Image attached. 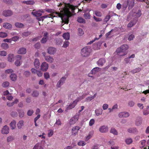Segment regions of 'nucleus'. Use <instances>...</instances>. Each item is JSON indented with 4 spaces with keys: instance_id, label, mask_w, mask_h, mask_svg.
Segmentation results:
<instances>
[{
    "instance_id": "nucleus-59",
    "label": "nucleus",
    "mask_w": 149,
    "mask_h": 149,
    "mask_svg": "<svg viewBox=\"0 0 149 149\" xmlns=\"http://www.w3.org/2000/svg\"><path fill=\"white\" fill-rule=\"evenodd\" d=\"M93 99V97L92 96L88 97L85 99V101L87 102H90Z\"/></svg>"
},
{
    "instance_id": "nucleus-16",
    "label": "nucleus",
    "mask_w": 149,
    "mask_h": 149,
    "mask_svg": "<svg viewBox=\"0 0 149 149\" xmlns=\"http://www.w3.org/2000/svg\"><path fill=\"white\" fill-rule=\"evenodd\" d=\"M9 132V128L7 125L4 126L1 130V133L3 134H7Z\"/></svg>"
},
{
    "instance_id": "nucleus-60",
    "label": "nucleus",
    "mask_w": 149,
    "mask_h": 149,
    "mask_svg": "<svg viewBox=\"0 0 149 149\" xmlns=\"http://www.w3.org/2000/svg\"><path fill=\"white\" fill-rule=\"evenodd\" d=\"M34 111L33 110H29L28 111L27 114L29 116H31L33 113Z\"/></svg>"
},
{
    "instance_id": "nucleus-47",
    "label": "nucleus",
    "mask_w": 149,
    "mask_h": 149,
    "mask_svg": "<svg viewBox=\"0 0 149 149\" xmlns=\"http://www.w3.org/2000/svg\"><path fill=\"white\" fill-rule=\"evenodd\" d=\"M95 14L96 16L99 17H101L102 15V13L98 11H95Z\"/></svg>"
},
{
    "instance_id": "nucleus-56",
    "label": "nucleus",
    "mask_w": 149,
    "mask_h": 149,
    "mask_svg": "<svg viewBox=\"0 0 149 149\" xmlns=\"http://www.w3.org/2000/svg\"><path fill=\"white\" fill-rule=\"evenodd\" d=\"M31 73L29 71H25L24 72V75L26 77H28L30 75Z\"/></svg>"
},
{
    "instance_id": "nucleus-24",
    "label": "nucleus",
    "mask_w": 149,
    "mask_h": 149,
    "mask_svg": "<svg viewBox=\"0 0 149 149\" xmlns=\"http://www.w3.org/2000/svg\"><path fill=\"white\" fill-rule=\"evenodd\" d=\"M34 64L35 68H39L40 64L39 60L38 59H36L34 62Z\"/></svg>"
},
{
    "instance_id": "nucleus-52",
    "label": "nucleus",
    "mask_w": 149,
    "mask_h": 149,
    "mask_svg": "<svg viewBox=\"0 0 149 149\" xmlns=\"http://www.w3.org/2000/svg\"><path fill=\"white\" fill-rule=\"evenodd\" d=\"M78 31L79 35L80 36H82L84 34V31L81 28H79L78 29Z\"/></svg>"
},
{
    "instance_id": "nucleus-35",
    "label": "nucleus",
    "mask_w": 149,
    "mask_h": 149,
    "mask_svg": "<svg viewBox=\"0 0 149 149\" xmlns=\"http://www.w3.org/2000/svg\"><path fill=\"white\" fill-rule=\"evenodd\" d=\"M77 21L80 23H85L86 21L81 17H78L77 19Z\"/></svg>"
},
{
    "instance_id": "nucleus-25",
    "label": "nucleus",
    "mask_w": 149,
    "mask_h": 149,
    "mask_svg": "<svg viewBox=\"0 0 149 149\" xmlns=\"http://www.w3.org/2000/svg\"><path fill=\"white\" fill-rule=\"evenodd\" d=\"M24 121L23 120H21L19 121L17 124L18 128L19 129H21L22 128L24 125Z\"/></svg>"
},
{
    "instance_id": "nucleus-9",
    "label": "nucleus",
    "mask_w": 149,
    "mask_h": 149,
    "mask_svg": "<svg viewBox=\"0 0 149 149\" xmlns=\"http://www.w3.org/2000/svg\"><path fill=\"white\" fill-rule=\"evenodd\" d=\"M12 12L10 10H4L3 13V15L5 17H9L13 15Z\"/></svg>"
},
{
    "instance_id": "nucleus-5",
    "label": "nucleus",
    "mask_w": 149,
    "mask_h": 149,
    "mask_svg": "<svg viewBox=\"0 0 149 149\" xmlns=\"http://www.w3.org/2000/svg\"><path fill=\"white\" fill-rule=\"evenodd\" d=\"M79 116L78 114H76L73 117L71 118L69 121L70 125H73L78 120Z\"/></svg>"
},
{
    "instance_id": "nucleus-49",
    "label": "nucleus",
    "mask_w": 149,
    "mask_h": 149,
    "mask_svg": "<svg viewBox=\"0 0 149 149\" xmlns=\"http://www.w3.org/2000/svg\"><path fill=\"white\" fill-rule=\"evenodd\" d=\"M95 120L93 119H91L90 120L89 123V125L90 126H93L94 124Z\"/></svg>"
},
{
    "instance_id": "nucleus-1",
    "label": "nucleus",
    "mask_w": 149,
    "mask_h": 149,
    "mask_svg": "<svg viewBox=\"0 0 149 149\" xmlns=\"http://www.w3.org/2000/svg\"><path fill=\"white\" fill-rule=\"evenodd\" d=\"M60 12L55 11L53 9H47L46 11L47 12L52 13L50 14L51 18L59 17L61 18L63 23L68 24L69 21V17L72 15V13H74L75 10L74 7L71 5L66 3H60L57 5Z\"/></svg>"
},
{
    "instance_id": "nucleus-40",
    "label": "nucleus",
    "mask_w": 149,
    "mask_h": 149,
    "mask_svg": "<svg viewBox=\"0 0 149 149\" xmlns=\"http://www.w3.org/2000/svg\"><path fill=\"white\" fill-rule=\"evenodd\" d=\"M15 25L17 27L22 28L24 26V25L22 23L16 22L15 23Z\"/></svg>"
},
{
    "instance_id": "nucleus-21",
    "label": "nucleus",
    "mask_w": 149,
    "mask_h": 149,
    "mask_svg": "<svg viewBox=\"0 0 149 149\" xmlns=\"http://www.w3.org/2000/svg\"><path fill=\"white\" fill-rule=\"evenodd\" d=\"M105 62V61L104 59L100 58L97 61V64L98 65L102 66Z\"/></svg>"
},
{
    "instance_id": "nucleus-26",
    "label": "nucleus",
    "mask_w": 149,
    "mask_h": 149,
    "mask_svg": "<svg viewBox=\"0 0 149 149\" xmlns=\"http://www.w3.org/2000/svg\"><path fill=\"white\" fill-rule=\"evenodd\" d=\"M12 25L8 23H5L3 24V27L7 29H10L12 28Z\"/></svg>"
},
{
    "instance_id": "nucleus-20",
    "label": "nucleus",
    "mask_w": 149,
    "mask_h": 149,
    "mask_svg": "<svg viewBox=\"0 0 149 149\" xmlns=\"http://www.w3.org/2000/svg\"><path fill=\"white\" fill-rule=\"evenodd\" d=\"M26 52V49L24 47H22L19 49L17 53L19 54H25Z\"/></svg>"
},
{
    "instance_id": "nucleus-36",
    "label": "nucleus",
    "mask_w": 149,
    "mask_h": 149,
    "mask_svg": "<svg viewBox=\"0 0 149 149\" xmlns=\"http://www.w3.org/2000/svg\"><path fill=\"white\" fill-rule=\"evenodd\" d=\"M141 70V68H138L132 70L131 71V72L134 74L137 72H139Z\"/></svg>"
},
{
    "instance_id": "nucleus-38",
    "label": "nucleus",
    "mask_w": 149,
    "mask_h": 149,
    "mask_svg": "<svg viewBox=\"0 0 149 149\" xmlns=\"http://www.w3.org/2000/svg\"><path fill=\"white\" fill-rule=\"evenodd\" d=\"M18 112L19 114V117L21 118L23 117L24 115V111L20 109L18 110Z\"/></svg>"
},
{
    "instance_id": "nucleus-4",
    "label": "nucleus",
    "mask_w": 149,
    "mask_h": 149,
    "mask_svg": "<svg viewBox=\"0 0 149 149\" xmlns=\"http://www.w3.org/2000/svg\"><path fill=\"white\" fill-rule=\"evenodd\" d=\"M127 3L125 4L124 3L123 6L126 8L128 5V9H132L134 6L135 4L134 0H127Z\"/></svg>"
},
{
    "instance_id": "nucleus-61",
    "label": "nucleus",
    "mask_w": 149,
    "mask_h": 149,
    "mask_svg": "<svg viewBox=\"0 0 149 149\" xmlns=\"http://www.w3.org/2000/svg\"><path fill=\"white\" fill-rule=\"evenodd\" d=\"M134 102L132 101H130L128 102V105L130 107H132L134 105Z\"/></svg>"
},
{
    "instance_id": "nucleus-18",
    "label": "nucleus",
    "mask_w": 149,
    "mask_h": 149,
    "mask_svg": "<svg viewBox=\"0 0 149 149\" xmlns=\"http://www.w3.org/2000/svg\"><path fill=\"white\" fill-rule=\"evenodd\" d=\"M99 130L100 132L102 133L106 132L108 131V128L105 126H102L100 127Z\"/></svg>"
},
{
    "instance_id": "nucleus-15",
    "label": "nucleus",
    "mask_w": 149,
    "mask_h": 149,
    "mask_svg": "<svg viewBox=\"0 0 149 149\" xmlns=\"http://www.w3.org/2000/svg\"><path fill=\"white\" fill-rule=\"evenodd\" d=\"M44 13L43 10H39L35 12H33L32 14L36 17H38L41 16L42 15V13Z\"/></svg>"
},
{
    "instance_id": "nucleus-58",
    "label": "nucleus",
    "mask_w": 149,
    "mask_h": 149,
    "mask_svg": "<svg viewBox=\"0 0 149 149\" xmlns=\"http://www.w3.org/2000/svg\"><path fill=\"white\" fill-rule=\"evenodd\" d=\"M77 144L79 146H84L86 144L85 142L83 141H80L78 142Z\"/></svg>"
},
{
    "instance_id": "nucleus-62",
    "label": "nucleus",
    "mask_w": 149,
    "mask_h": 149,
    "mask_svg": "<svg viewBox=\"0 0 149 149\" xmlns=\"http://www.w3.org/2000/svg\"><path fill=\"white\" fill-rule=\"evenodd\" d=\"M11 115L13 117H16L17 116V113L16 111H13L11 113Z\"/></svg>"
},
{
    "instance_id": "nucleus-43",
    "label": "nucleus",
    "mask_w": 149,
    "mask_h": 149,
    "mask_svg": "<svg viewBox=\"0 0 149 149\" xmlns=\"http://www.w3.org/2000/svg\"><path fill=\"white\" fill-rule=\"evenodd\" d=\"M14 139V138L13 136H10L7 137V141L8 142H10L12 141Z\"/></svg>"
},
{
    "instance_id": "nucleus-19",
    "label": "nucleus",
    "mask_w": 149,
    "mask_h": 149,
    "mask_svg": "<svg viewBox=\"0 0 149 149\" xmlns=\"http://www.w3.org/2000/svg\"><path fill=\"white\" fill-rule=\"evenodd\" d=\"M99 69H100V68L98 67H96L94 68L91 71L90 73H89L88 74V76L89 77H92V76L90 75V74H95V73H96L98 71Z\"/></svg>"
},
{
    "instance_id": "nucleus-64",
    "label": "nucleus",
    "mask_w": 149,
    "mask_h": 149,
    "mask_svg": "<svg viewBox=\"0 0 149 149\" xmlns=\"http://www.w3.org/2000/svg\"><path fill=\"white\" fill-rule=\"evenodd\" d=\"M146 141L145 140H143L141 141V142H140L142 146L141 147V148H142L145 146V143H146Z\"/></svg>"
},
{
    "instance_id": "nucleus-8",
    "label": "nucleus",
    "mask_w": 149,
    "mask_h": 149,
    "mask_svg": "<svg viewBox=\"0 0 149 149\" xmlns=\"http://www.w3.org/2000/svg\"><path fill=\"white\" fill-rule=\"evenodd\" d=\"M22 56L18 55L17 56V60L15 62V64L17 66H19L22 63Z\"/></svg>"
},
{
    "instance_id": "nucleus-32",
    "label": "nucleus",
    "mask_w": 149,
    "mask_h": 149,
    "mask_svg": "<svg viewBox=\"0 0 149 149\" xmlns=\"http://www.w3.org/2000/svg\"><path fill=\"white\" fill-rule=\"evenodd\" d=\"M91 15L89 13L85 12L84 15V17L86 19H90Z\"/></svg>"
},
{
    "instance_id": "nucleus-12",
    "label": "nucleus",
    "mask_w": 149,
    "mask_h": 149,
    "mask_svg": "<svg viewBox=\"0 0 149 149\" xmlns=\"http://www.w3.org/2000/svg\"><path fill=\"white\" fill-rule=\"evenodd\" d=\"M56 51V49L53 47H49L47 49V52L50 54H54Z\"/></svg>"
},
{
    "instance_id": "nucleus-22",
    "label": "nucleus",
    "mask_w": 149,
    "mask_h": 149,
    "mask_svg": "<svg viewBox=\"0 0 149 149\" xmlns=\"http://www.w3.org/2000/svg\"><path fill=\"white\" fill-rule=\"evenodd\" d=\"M16 121L14 120H13L10 124V126L11 130L14 129L16 127Z\"/></svg>"
},
{
    "instance_id": "nucleus-14",
    "label": "nucleus",
    "mask_w": 149,
    "mask_h": 149,
    "mask_svg": "<svg viewBox=\"0 0 149 149\" xmlns=\"http://www.w3.org/2000/svg\"><path fill=\"white\" fill-rule=\"evenodd\" d=\"M66 80V78L65 77H62L57 83L56 85L57 87H60L63 84Z\"/></svg>"
},
{
    "instance_id": "nucleus-34",
    "label": "nucleus",
    "mask_w": 149,
    "mask_h": 149,
    "mask_svg": "<svg viewBox=\"0 0 149 149\" xmlns=\"http://www.w3.org/2000/svg\"><path fill=\"white\" fill-rule=\"evenodd\" d=\"M111 18L110 15H107L106 16L103 20V24H105Z\"/></svg>"
},
{
    "instance_id": "nucleus-7",
    "label": "nucleus",
    "mask_w": 149,
    "mask_h": 149,
    "mask_svg": "<svg viewBox=\"0 0 149 149\" xmlns=\"http://www.w3.org/2000/svg\"><path fill=\"white\" fill-rule=\"evenodd\" d=\"M48 68V65L45 62H44L42 63L40 66L41 70L43 71H46Z\"/></svg>"
},
{
    "instance_id": "nucleus-6",
    "label": "nucleus",
    "mask_w": 149,
    "mask_h": 149,
    "mask_svg": "<svg viewBox=\"0 0 149 149\" xmlns=\"http://www.w3.org/2000/svg\"><path fill=\"white\" fill-rule=\"evenodd\" d=\"M80 127L78 126L73 127L72 129V135H76L78 133V130L80 129Z\"/></svg>"
},
{
    "instance_id": "nucleus-31",
    "label": "nucleus",
    "mask_w": 149,
    "mask_h": 149,
    "mask_svg": "<svg viewBox=\"0 0 149 149\" xmlns=\"http://www.w3.org/2000/svg\"><path fill=\"white\" fill-rule=\"evenodd\" d=\"M1 47L3 49L5 50L7 49L9 47L8 44L5 42L2 43Z\"/></svg>"
},
{
    "instance_id": "nucleus-44",
    "label": "nucleus",
    "mask_w": 149,
    "mask_h": 149,
    "mask_svg": "<svg viewBox=\"0 0 149 149\" xmlns=\"http://www.w3.org/2000/svg\"><path fill=\"white\" fill-rule=\"evenodd\" d=\"M7 36V33L2 32H0V37L4 38Z\"/></svg>"
},
{
    "instance_id": "nucleus-50",
    "label": "nucleus",
    "mask_w": 149,
    "mask_h": 149,
    "mask_svg": "<svg viewBox=\"0 0 149 149\" xmlns=\"http://www.w3.org/2000/svg\"><path fill=\"white\" fill-rule=\"evenodd\" d=\"M31 33V32L30 31H27V32H24L22 33V35L23 36L27 37Z\"/></svg>"
},
{
    "instance_id": "nucleus-10",
    "label": "nucleus",
    "mask_w": 149,
    "mask_h": 149,
    "mask_svg": "<svg viewBox=\"0 0 149 149\" xmlns=\"http://www.w3.org/2000/svg\"><path fill=\"white\" fill-rule=\"evenodd\" d=\"M128 132L130 133H133L135 134H137L138 133V131L136 127L130 128L127 130Z\"/></svg>"
},
{
    "instance_id": "nucleus-28",
    "label": "nucleus",
    "mask_w": 149,
    "mask_h": 149,
    "mask_svg": "<svg viewBox=\"0 0 149 149\" xmlns=\"http://www.w3.org/2000/svg\"><path fill=\"white\" fill-rule=\"evenodd\" d=\"M45 59L47 62L50 63L54 61L53 58L50 56H45Z\"/></svg>"
},
{
    "instance_id": "nucleus-33",
    "label": "nucleus",
    "mask_w": 149,
    "mask_h": 149,
    "mask_svg": "<svg viewBox=\"0 0 149 149\" xmlns=\"http://www.w3.org/2000/svg\"><path fill=\"white\" fill-rule=\"evenodd\" d=\"M63 36L65 39L68 40L70 38L69 33H65L63 34Z\"/></svg>"
},
{
    "instance_id": "nucleus-29",
    "label": "nucleus",
    "mask_w": 149,
    "mask_h": 149,
    "mask_svg": "<svg viewBox=\"0 0 149 149\" xmlns=\"http://www.w3.org/2000/svg\"><path fill=\"white\" fill-rule=\"evenodd\" d=\"M10 79L12 81H15L17 79V76L15 74H12L10 76Z\"/></svg>"
},
{
    "instance_id": "nucleus-57",
    "label": "nucleus",
    "mask_w": 149,
    "mask_h": 149,
    "mask_svg": "<svg viewBox=\"0 0 149 149\" xmlns=\"http://www.w3.org/2000/svg\"><path fill=\"white\" fill-rule=\"evenodd\" d=\"M99 147V144H96L92 146L91 147V149H98Z\"/></svg>"
},
{
    "instance_id": "nucleus-45",
    "label": "nucleus",
    "mask_w": 149,
    "mask_h": 149,
    "mask_svg": "<svg viewBox=\"0 0 149 149\" xmlns=\"http://www.w3.org/2000/svg\"><path fill=\"white\" fill-rule=\"evenodd\" d=\"M85 97V95H82L77 97V98L75 100V102L77 103L79 101L83 99Z\"/></svg>"
},
{
    "instance_id": "nucleus-48",
    "label": "nucleus",
    "mask_w": 149,
    "mask_h": 149,
    "mask_svg": "<svg viewBox=\"0 0 149 149\" xmlns=\"http://www.w3.org/2000/svg\"><path fill=\"white\" fill-rule=\"evenodd\" d=\"M7 54V52L4 50L0 51V56H6Z\"/></svg>"
},
{
    "instance_id": "nucleus-63",
    "label": "nucleus",
    "mask_w": 149,
    "mask_h": 149,
    "mask_svg": "<svg viewBox=\"0 0 149 149\" xmlns=\"http://www.w3.org/2000/svg\"><path fill=\"white\" fill-rule=\"evenodd\" d=\"M35 3V2L33 0L27 1V5H32Z\"/></svg>"
},
{
    "instance_id": "nucleus-2",
    "label": "nucleus",
    "mask_w": 149,
    "mask_h": 149,
    "mask_svg": "<svg viewBox=\"0 0 149 149\" xmlns=\"http://www.w3.org/2000/svg\"><path fill=\"white\" fill-rule=\"evenodd\" d=\"M91 49L90 47H85L81 49V54L83 57H87L89 55L91 52Z\"/></svg>"
},
{
    "instance_id": "nucleus-55",
    "label": "nucleus",
    "mask_w": 149,
    "mask_h": 149,
    "mask_svg": "<svg viewBox=\"0 0 149 149\" xmlns=\"http://www.w3.org/2000/svg\"><path fill=\"white\" fill-rule=\"evenodd\" d=\"M9 85V83L8 81H5L3 83L2 85L4 87H6L8 86Z\"/></svg>"
},
{
    "instance_id": "nucleus-30",
    "label": "nucleus",
    "mask_w": 149,
    "mask_h": 149,
    "mask_svg": "<svg viewBox=\"0 0 149 149\" xmlns=\"http://www.w3.org/2000/svg\"><path fill=\"white\" fill-rule=\"evenodd\" d=\"M14 55L13 54H9L8 57V61L9 62H12L14 60Z\"/></svg>"
},
{
    "instance_id": "nucleus-39",
    "label": "nucleus",
    "mask_w": 149,
    "mask_h": 149,
    "mask_svg": "<svg viewBox=\"0 0 149 149\" xmlns=\"http://www.w3.org/2000/svg\"><path fill=\"white\" fill-rule=\"evenodd\" d=\"M133 142L132 139L131 138H127L125 140V142L127 144H130Z\"/></svg>"
},
{
    "instance_id": "nucleus-27",
    "label": "nucleus",
    "mask_w": 149,
    "mask_h": 149,
    "mask_svg": "<svg viewBox=\"0 0 149 149\" xmlns=\"http://www.w3.org/2000/svg\"><path fill=\"white\" fill-rule=\"evenodd\" d=\"M103 110L102 109H97L95 110V112L96 115L99 116L102 114Z\"/></svg>"
},
{
    "instance_id": "nucleus-23",
    "label": "nucleus",
    "mask_w": 149,
    "mask_h": 149,
    "mask_svg": "<svg viewBox=\"0 0 149 149\" xmlns=\"http://www.w3.org/2000/svg\"><path fill=\"white\" fill-rule=\"evenodd\" d=\"M77 102H75V100L73 102L70 104L67 108L68 110L71 109L72 108H73L76 105Z\"/></svg>"
},
{
    "instance_id": "nucleus-13",
    "label": "nucleus",
    "mask_w": 149,
    "mask_h": 149,
    "mask_svg": "<svg viewBox=\"0 0 149 149\" xmlns=\"http://www.w3.org/2000/svg\"><path fill=\"white\" fill-rule=\"evenodd\" d=\"M130 115L129 113L127 112H123L120 113L118 115V116L120 118L123 117H127Z\"/></svg>"
},
{
    "instance_id": "nucleus-46",
    "label": "nucleus",
    "mask_w": 149,
    "mask_h": 149,
    "mask_svg": "<svg viewBox=\"0 0 149 149\" xmlns=\"http://www.w3.org/2000/svg\"><path fill=\"white\" fill-rule=\"evenodd\" d=\"M93 133L94 131H92L90 132L88 135L86 137V139L88 140V139L91 138L93 135Z\"/></svg>"
},
{
    "instance_id": "nucleus-54",
    "label": "nucleus",
    "mask_w": 149,
    "mask_h": 149,
    "mask_svg": "<svg viewBox=\"0 0 149 149\" xmlns=\"http://www.w3.org/2000/svg\"><path fill=\"white\" fill-rule=\"evenodd\" d=\"M143 113L144 115H146L149 113V110L148 109H144L143 110Z\"/></svg>"
},
{
    "instance_id": "nucleus-42",
    "label": "nucleus",
    "mask_w": 149,
    "mask_h": 149,
    "mask_svg": "<svg viewBox=\"0 0 149 149\" xmlns=\"http://www.w3.org/2000/svg\"><path fill=\"white\" fill-rule=\"evenodd\" d=\"M31 95L33 97H36L38 96L39 93L38 91H35L33 92Z\"/></svg>"
},
{
    "instance_id": "nucleus-37",
    "label": "nucleus",
    "mask_w": 149,
    "mask_h": 149,
    "mask_svg": "<svg viewBox=\"0 0 149 149\" xmlns=\"http://www.w3.org/2000/svg\"><path fill=\"white\" fill-rule=\"evenodd\" d=\"M55 40L56 45H60L62 44V40L60 38H57L55 39Z\"/></svg>"
},
{
    "instance_id": "nucleus-11",
    "label": "nucleus",
    "mask_w": 149,
    "mask_h": 149,
    "mask_svg": "<svg viewBox=\"0 0 149 149\" xmlns=\"http://www.w3.org/2000/svg\"><path fill=\"white\" fill-rule=\"evenodd\" d=\"M137 21V19L136 18H134L132 20L127 24L128 27H131L135 24Z\"/></svg>"
},
{
    "instance_id": "nucleus-51",
    "label": "nucleus",
    "mask_w": 149,
    "mask_h": 149,
    "mask_svg": "<svg viewBox=\"0 0 149 149\" xmlns=\"http://www.w3.org/2000/svg\"><path fill=\"white\" fill-rule=\"evenodd\" d=\"M130 58L129 56L128 57L125 58L124 59V60L126 63H130L132 62V61H130Z\"/></svg>"
},
{
    "instance_id": "nucleus-3",
    "label": "nucleus",
    "mask_w": 149,
    "mask_h": 149,
    "mask_svg": "<svg viewBox=\"0 0 149 149\" xmlns=\"http://www.w3.org/2000/svg\"><path fill=\"white\" fill-rule=\"evenodd\" d=\"M128 48V46L127 45H123L120 47L118 48L116 50V52L117 55H120V53L124 52L126 51Z\"/></svg>"
},
{
    "instance_id": "nucleus-53",
    "label": "nucleus",
    "mask_w": 149,
    "mask_h": 149,
    "mask_svg": "<svg viewBox=\"0 0 149 149\" xmlns=\"http://www.w3.org/2000/svg\"><path fill=\"white\" fill-rule=\"evenodd\" d=\"M54 134V131L52 130H50L48 133V136L50 137L52 136Z\"/></svg>"
},
{
    "instance_id": "nucleus-41",
    "label": "nucleus",
    "mask_w": 149,
    "mask_h": 149,
    "mask_svg": "<svg viewBox=\"0 0 149 149\" xmlns=\"http://www.w3.org/2000/svg\"><path fill=\"white\" fill-rule=\"evenodd\" d=\"M110 132L113 134L114 135H117L118 134V133L117 131L114 128H111L110 131Z\"/></svg>"
},
{
    "instance_id": "nucleus-17",
    "label": "nucleus",
    "mask_w": 149,
    "mask_h": 149,
    "mask_svg": "<svg viewBox=\"0 0 149 149\" xmlns=\"http://www.w3.org/2000/svg\"><path fill=\"white\" fill-rule=\"evenodd\" d=\"M142 123V119L140 117H137L135 121V124L137 126H139Z\"/></svg>"
}]
</instances>
